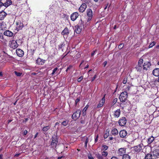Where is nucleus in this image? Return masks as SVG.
Instances as JSON below:
<instances>
[{"instance_id": "nucleus-1", "label": "nucleus", "mask_w": 159, "mask_h": 159, "mask_svg": "<svg viewBox=\"0 0 159 159\" xmlns=\"http://www.w3.org/2000/svg\"><path fill=\"white\" fill-rule=\"evenodd\" d=\"M128 93L126 91L122 92L120 94L119 98L120 101L121 102L120 105L123 106V108L124 107V102H125L128 97Z\"/></svg>"}, {"instance_id": "nucleus-2", "label": "nucleus", "mask_w": 159, "mask_h": 159, "mask_svg": "<svg viewBox=\"0 0 159 159\" xmlns=\"http://www.w3.org/2000/svg\"><path fill=\"white\" fill-rule=\"evenodd\" d=\"M143 62V60L140 58L138 62V64L135 67L136 69L138 71H141L143 69V66L142 64Z\"/></svg>"}, {"instance_id": "nucleus-3", "label": "nucleus", "mask_w": 159, "mask_h": 159, "mask_svg": "<svg viewBox=\"0 0 159 159\" xmlns=\"http://www.w3.org/2000/svg\"><path fill=\"white\" fill-rule=\"evenodd\" d=\"M81 113V111L80 110H78L73 113L72 116V118L74 120L78 119L80 117Z\"/></svg>"}, {"instance_id": "nucleus-4", "label": "nucleus", "mask_w": 159, "mask_h": 159, "mask_svg": "<svg viewBox=\"0 0 159 159\" xmlns=\"http://www.w3.org/2000/svg\"><path fill=\"white\" fill-rule=\"evenodd\" d=\"M126 149L124 148H119L117 152L118 156H123L124 155H126Z\"/></svg>"}, {"instance_id": "nucleus-5", "label": "nucleus", "mask_w": 159, "mask_h": 159, "mask_svg": "<svg viewBox=\"0 0 159 159\" xmlns=\"http://www.w3.org/2000/svg\"><path fill=\"white\" fill-rule=\"evenodd\" d=\"M151 66V64L149 61L145 62L143 65V70L147 71L149 68Z\"/></svg>"}, {"instance_id": "nucleus-6", "label": "nucleus", "mask_w": 159, "mask_h": 159, "mask_svg": "<svg viewBox=\"0 0 159 159\" xmlns=\"http://www.w3.org/2000/svg\"><path fill=\"white\" fill-rule=\"evenodd\" d=\"M87 14L88 17L87 21L88 22L91 20L93 16V12L92 10L90 9H88L87 11Z\"/></svg>"}, {"instance_id": "nucleus-7", "label": "nucleus", "mask_w": 159, "mask_h": 159, "mask_svg": "<svg viewBox=\"0 0 159 159\" xmlns=\"http://www.w3.org/2000/svg\"><path fill=\"white\" fill-rule=\"evenodd\" d=\"M126 123V119L125 117H122L118 121L119 125L121 126H124Z\"/></svg>"}, {"instance_id": "nucleus-8", "label": "nucleus", "mask_w": 159, "mask_h": 159, "mask_svg": "<svg viewBox=\"0 0 159 159\" xmlns=\"http://www.w3.org/2000/svg\"><path fill=\"white\" fill-rule=\"evenodd\" d=\"M143 144H139L138 145L136 146L133 147V150L137 152H139L142 149Z\"/></svg>"}, {"instance_id": "nucleus-9", "label": "nucleus", "mask_w": 159, "mask_h": 159, "mask_svg": "<svg viewBox=\"0 0 159 159\" xmlns=\"http://www.w3.org/2000/svg\"><path fill=\"white\" fill-rule=\"evenodd\" d=\"M79 16L78 13L77 12H75L73 13L70 16V18L71 20L75 21L78 17Z\"/></svg>"}, {"instance_id": "nucleus-10", "label": "nucleus", "mask_w": 159, "mask_h": 159, "mask_svg": "<svg viewBox=\"0 0 159 159\" xmlns=\"http://www.w3.org/2000/svg\"><path fill=\"white\" fill-rule=\"evenodd\" d=\"M18 46V45L16 41L14 40H12L11 42L10 45V47L14 49L16 48Z\"/></svg>"}, {"instance_id": "nucleus-11", "label": "nucleus", "mask_w": 159, "mask_h": 159, "mask_svg": "<svg viewBox=\"0 0 159 159\" xmlns=\"http://www.w3.org/2000/svg\"><path fill=\"white\" fill-rule=\"evenodd\" d=\"M16 30L17 31L21 30L23 27V24L20 21H18L16 22Z\"/></svg>"}, {"instance_id": "nucleus-12", "label": "nucleus", "mask_w": 159, "mask_h": 159, "mask_svg": "<svg viewBox=\"0 0 159 159\" xmlns=\"http://www.w3.org/2000/svg\"><path fill=\"white\" fill-rule=\"evenodd\" d=\"M57 143V141L56 137H52V142L51 145L52 147L55 148L56 147Z\"/></svg>"}, {"instance_id": "nucleus-13", "label": "nucleus", "mask_w": 159, "mask_h": 159, "mask_svg": "<svg viewBox=\"0 0 159 159\" xmlns=\"http://www.w3.org/2000/svg\"><path fill=\"white\" fill-rule=\"evenodd\" d=\"M87 7L86 4L84 3H83L79 8V11L80 12H83L85 10Z\"/></svg>"}, {"instance_id": "nucleus-14", "label": "nucleus", "mask_w": 159, "mask_h": 159, "mask_svg": "<svg viewBox=\"0 0 159 159\" xmlns=\"http://www.w3.org/2000/svg\"><path fill=\"white\" fill-rule=\"evenodd\" d=\"M16 53L17 55L19 57L23 56L24 54V52L20 49H17L16 51Z\"/></svg>"}, {"instance_id": "nucleus-15", "label": "nucleus", "mask_w": 159, "mask_h": 159, "mask_svg": "<svg viewBox=\"0 0 159 159\" xmlns=\"http://www.w3.org/2000/svg\"><path fill=\"white\" fill-rule=\"evenodd\" d=\"M119 134L120 137L123 138L126 136L127 133L125 130H122L120 132Z\"/></svg>"}, {"instance_id": "nucleus-16", "label": "nucleus", "mask_w": 159, "mask_h": 159, "mask_svg": "<svg viewBox=\"0 0 159 159\" xmlns=\"http://www.w3.org/2000/svg\"><path fill=\"white\" fill-rule=\"evenodd\" d=\"M4 34L9 37H11L13 36V33L9 30H7L4 33Z\"/></svg>"}, {"instance_id": "nucleus-17", "label": "nucleus", "mask_w": 159, "mask_h": 159, "mask_svg": "<svg viewBox=\"0 0 159 159\" xmlns=\"http://www.w3.org/2000/svg\"><path fill=\"white\" fill-rule=\"evenodd\" d=\"M7 15V13L3 11L0 12V20H3Z\"/></svg>"}, {"instance_id": "nucleus-18", "label": "nucleus", "mask_w": 159, "mask_h": 159, "mask_svg": "<svg viewBox=\"0 0 159 159\" xmlns=\"http://www.w3.org/2000/svg\"><path fill=\"white\" fill-rule=\"evenodd\" d=\"M105 101V96L102 98V99L99 102V103L97 106L98 108H99L102 107Z\"/></svg>"}, {"instance_id": "nucleus-19", "label": "nucleus", "mask_w": 159, "mask_h": 159, "mask_svg": "<svg viewBox=\"0 0 159 159\" xmlns=\"http://www.w3.org/2000/svg\"><path fill=\"white\" fill-rule=\"evenodd\" d=\"M45 60L40 58H38L36 60L37 63L39 65H43L45 61Z\"/></svg>"}, {"instance_id": "nucleus-20", "label": "nucleus", "mask_w": 159, "mask_h": 159, "mask_svg": "<svg viewBox=\"0 0 159 159\" xmlns=\"http://www.w3.org/2000/svg\"><path fill=\"white\" fill-rule=\"evenodd\" d=\"M12 3V2L11 0H7L6 2L3 3L4 6L6 7H7Z\"/></svg>"}, {"instance_id": "nucleus-21", "label": "nucleus", "mask_w": 159, "mask_h": 159, "mask_svg": "<svg viewBox=\"0 0 159 159\" xmlns=\"http://www.w3.org/2000/svg\"><path fill=\"white\" fill-rule=\"evenodd\" d=\"M152 74L156 76H159V69L156 68L154 69L153 71Z\"/></svg>"}, {"instance_id": "nucleus-22", "label": "nucleus", "mask_w": 159, "mask_h": 159, "mask_svg": "<svg viewBox=\"0 0 159 159\" xmlns=\"http://www.w3.org/2000/svg\"><path fill=\"white\" fill-rule=\"evenodd\" d=\"M120 114V111L118 109L114 111V116L115 117L118 118Z\"/></svg>"}, {"instance_id": "nucleus-23", "label": "nucleus", "mask_w": 159, "mask_h": 159, "mask_svg": "<svg viewBox=\"0 0 159 159\" xmlns=\"http://www.w3.org/2000/svg\"><path fill=\"white\" fill-rule=\"evenodd\" d=\"M153 156L155 157H157L159 156V150L158 149H155L153 152Z\"/></svg>"}, {"instance_id": "nucleus-24", "label": "nucleus", "mask_w": 159, "mask_h": 159, "mask_svg": "<svg viewBox=\"0 0 159 159\" xmlns=\"http://www.w3.org/2000/svg\"><path fill=\"white\" fill-rule=\"evenodd\" d=\"M6 24L3 21L0 23V28L2 30H5L6 28Z\"/></svg>"}, {"instance_id": "nucleus-25", "label": "nucleus", "mask_w": 159, "mask_h": 159, "mask_svg": "<svg viewBox=\"0 0 159 159\" xmlns=\"http://www.w3.org/2000/svg\"><path fill=\"white\" fill-rule=\"evenodd\" d=\"M154 140V138L152 136L148 139L147 142L148 144H150Z\"/></svg>"}, {"instance_id": "nucleus-26", "label": "nucleus", "mask_w": 159, "mask_h": 159, "mask_svg": "<svg viewBox=\"0 0 159 159\" xmlns=\"http://www.w3.org/2000/svg\"><path fill=\"white\" fill-rule=\"evenodd\" d=\"M111 133L112 135L115 136L118 134V132L116 129L113 128L111 131Z\"/></svg>"}, {"instance_id": "nucleus-27", "label": "nucleus", "mask_w": 159, "mask_h": 159, "mask_svg": "<svg viewBox=\"0 0 159 159\" xmlns=\"http://www.w3.org/2000/svg\"><path fill=\"white\" fill-rule=\"evenodd\" d=\"M69 32L67 28H66L62 32L61 34L63 35H67L69 34Z\"/></svg>"}, {"instance_id": "nucleus-28", "label": "nucleus", "mask_w": 159, "mask_h": 159, "mask_svg": "<svg viewBox=\"0 0 159 159\" xmlns=\"http://www.w3.org/2000/svg\"><path fill=\"white\" fill-rule=\"evenodd\" d=\"M89 107V105H87L83 110V116H84L86 115V111Z\"/></svg>"}, {"instance_id": "nucleus-29", "label": "nucleus", "mask_w": 159, "mask_h": 159, "mask_svg": "<svg viewBox=\"0 0 159 159\" xmlns=\"http://www.w3.org/2000/svg\"><path fill=\"white\" fill-rule=\"evenodd\" d=\"M152 154L148 153L145 156L144 159H152Z\"/></svg>"}, {"instance_id": "nucleus-30", "label": "nucleus", "mask_w": 159, "mask_h": 159, "mask_svg": "<svg viewBox=\"0 0 159 159\" xmlns=\"http://www.w3.org/2000/svg\"><path fill=\"white\" fill-rule=\"evenodd\" d=\"M82 28L79 26H77L75 30V32L77 34H79L81 31Z\"/></svg>"}, {"instance_id": "nucleus-31", "label": "nucleus", "mask_w": 159, "mask_h": 159, "mask_svg": "<svg viewBox=\"0 0 159 159\" xmlns=\"http://www.w3.org/2000/svg\"><path fill=\"white\" fill-rule=\"evenodd\" d=\"M50 128V127L49 126H45L43 128V131L46 132Z\"/></svg>"}, {"instance_id": "nucleus-32", "label": "nucleus", "mask_w": 159, "mask_h": 159, "mask_svg": "<svg viewBox=\"0 0 159 159\" xmlns=\"http://www.w3.org/2000/svg\"><path fill=\"white\" fill-rule=\"evenodd\" d=\"M122 159H130V157L128 154H126L122 157Z\"/></svg>"}, {"instance_id": "nucleus-33", "label": "nucleus", "mask_w": 159, "mask_h": 159, "mask_svg": "<svg viewBox=\"0 0 159 159\" xmlns=\"http://www.w3.org/2000/svg\"><path fill=\"white\" fill-rule=\"evenodd\" d=\"M96 156L98 159H104L102 155L99 154L98 153L96 154Z\"/></svg>"}, {"instance_id": "nucleus-34", "label": "nucleus", "mask_w": 159, "mask_h": 159, "mask_svg": "<svg viewBox=\"0 0 159 159\" xmlns=\"http://www.w3.org/2000/svg\"><path fill=\"white\" fill-rule=\"evenodd\" d=\"M156 44V43L154 41L152 42V43H150V45L149 46V48H152L153 46H154Z\"/></svg>"}, {"instance_id": "nucleus-35", "label": "nucleus", "mask_w": 159, "mask_h": 159, "mask_svg": "<svg viewBox=\"0 0 159 159\" xmlns=\"http://www.w3.org/2000/svg\"><path fill=\"white\" fill-rule=\"evenodd\" d=\"M68 123V121L67 120H65L64 121H63L61 123V124L64 126H66L67 125Z\"/></svg>"}, {"instance_id": "nucleus-36", "label": "nucleus", "mask_w": 159, "mask_h": 159, "mask_svg": "<svg viewBox=\"0 0 159 159\" xmlns=\"http://www.w3.org/2000/svg\"><path fill=\"white\" fill-rule=\"evenodd\" d=\"M14 73L15 75L18 76H20L22 74L21 73L17 72L16 71H15Z\"/></svg>"}, {"instance_id": "nucleus-37", "label": "nucleus", "mask_w": 159, "mask_h": 159, "mask_svg": "<svg viewBox=\"0 0 159 159\" xmlns=\"http://www.w3.org/2000/svg\"><path fill=\"white\" fill-rule=\"evenodd\" d=\"M102 156L104 157H106L108 154V153L107 152L103 151L102 152Z\"/></svg>"}, {"instance_id": "nucleus-38", "label": "nucleus", "mask_w": 159, "mask_h": 159, "mask_svg": "<svg viewBox=\"0 0 159 159\" xmlns=\"http://www.w3.org/2000/svg\"><path fill=\"white\" fill-rule=\"evenodd\" d=\"M124 46V44L122 43L120 44L119 45V46H118V48L119 49H121L123 48Z\"/></svg>"}, {"instance_id": "nucleus-39", "label": "nucleus", "mask_w": 159, "mask_h": 159, "mask_svg": "<svg viewBox=\"0 0 159 159\" xmlns=\"http://www.w3.org/2000/svg\"><path fill=\"white\" fill-rule=\"evenodd\" d=\"M102 149L103 150H106L108 149V147L107 145H103L102 146Z\"/></svg>"}, {"instance_id": "nucleus-40", "label": "nucleus", "mask_w": 159, "mask_h": 159, "mask_svg": "<svg viewBox=\"0 0 159 159\" xmlns=\"http://www.w3.org/2000/svg\"><path fill=\"white\" fill-rule=\"evenodd\" d=\"M127 78L126 77H125L124 79L123 80V84H125L126 83L127 81Z\"/></svg>"}, {"instance_id": "nucleus-41", "label": "nucleus", "mask_w": 159, "mask_h": 159, "mask_svg": "<svg viewBox=\"0 0 159 159\" xmlns=\"http://www.w3.org/2000/svg\"><path fill=\"white\" fill-rule=\"evenodd\" d=\"M57 70V67H56L55 68H54L53 69V71H52V75L54 74V73H55V72Z\"/></svg>"}, {"instance_id": "nucleus-42", "label": "nucleus", "mask_w": 159, "mask_h": 159, "mask_svg": "<svg viewBox=\"0 0 159 159\" xmlns=\"http://www.w3.org/2000/svg\"><path fill=\"white\" fill-rule=\"evenodd\" d=\"M117 98H115L113 101L112 103L113 105L115 104L117 102Z\"/></svg>"}, {"instance_id": "nucleus-43", "label": "nucleus", "mask_w": 159, "mask_h": 159, "mask_svg": "<svg viewBox=\"0 0 159 159\" xmlns=\"http://www.w3.org/2000/svg\"><path fill=\"white\" fill-rule=\"evenodd\" d=\"M83 79V76H81L79 77L78 79V81L79 82H80Z\"/></svg>"}, {"instance_id": "nucleus-44", "label": "nucleus", "mask_w": 159, "mask_h": 159, "mask_svg": "<svg viewBox=\"0 0 159 159\" xmlns=\"http://www.w3.org/2000/svg\"><path fill=\"white\" fill-rule=\"evenodd\" d=\"M89 159H93V157L91 154H89L88 156Z\"/></svg>"}, {"instance_id": "nucleus-45", "label": "nucleus", "mask_w": 159, "mask_h": 159, "mask_svg": "<svg viewBox=\"0 0 159 159\" xmlns=\"http://www.w3.org/2000/svg\"><path fill=\"white\" fill-rule=\"evenodd\" d=\"M64 46L63 44L61 43L59 45V49H61Z\"/></svg>"}, {"instance_id": "nucleus-46", "label": "nucleus", "mask_w": 159, "mask_h": 159, "mask_svg": "<svg viewBox=\"0 0 159 159\" xmlns=\"http://www.w3.org/2000/svg\"><path fill=\"white\" fill-rule=\"evenodd\" d=\"M80 98H77L76 99V100H75V104H77V103L80 101Z\"/></svg>"}, {"instance_id": "nucleus-47", "label": "nucleus", "mask_w": 159, "mask_h": 159, "mask_svg": "<svg viewBox=\"0 0 159 159\" xmlns=\"http://www.w3.org/2000/svg\"><path fill=\"white\" fill-rule=\"evenodd\" d=\"M88 138H87L86 139L85 141V145L86 146H87V144L88 142Z\"/></svg>"}, {"instance_id": "nucleus-48", "label": "nucleus", "mask_w": 159, "mask_h": 159, "mask_svg": "<svg viewBox=\"0 0 159 159\" xmlns=\"http://www.w3.org/2000/svg\"><path fill=\"white\" fill-rule=\"evenodd\" d=\"M3 39V35L2 34L0 33V40Z\"/></svg>"}, {"instance_id": "nucleus-49", "label": "nucleus", "mask_w": 159, "mask_h": 159, "mask_svg": "<svg viewBox=\"0 0 159 159\" xmlns=\"http://www.w3.org/2000/svg\"><path fill=\"white\" fill-rule=\"evenodd\" d=\"M1 1H2V0H0V8L1 7H2V6H4L3 3L1 2Z\"/></svg>"}, {"instance_id": "nucleus-50", "label": "nucleus", "mask_w": 159, "mask_h": 159, "mask_svg": "<svg viewBox=\"0 0 159 159\" xmlns=\"http://www.w3.org/2000/svg\"><path fill=\"white\" fill-rule=\"evenodd\" d=\"M28 133V131L26 130H25L23 132V134L24 135H26Z\"/></svg>"}, {"instance_id": "nucleus-51", "label": "nucleus", "mask_w": 159, "mask_h": 159, "mask_svg": "<svg viewBox=\"0 0 159 159\" xmlns=\"http://www.w3.org/2000/svg\"><path fill=\"white\" fill-rule=\"evenodd\" d=\"M107 63V61H105L103 63V65L104 66V67H105L106 66Z\"/></svg>"}, {"instance_id": "nucleus-52", "label": "nucleus", "mask_w": 159, "mask_h": 159, "mask_svg": "<svg viewBox=\"0 0 159 159\" xmlns=\"http://www.w3.org/2000/svg\"><path fill=\"white\" fill-rule=\"evenodd\" d=\"M98 135L95 138V142H96L98 141Z\"/></svg>"}, {"instance_id": "nucleus-53", "label": "nucleus", "mask_w": 159, "mask_h": 159, "mask_svg": "<svg viewBox=\"0 0 159 159\" xmlns=\"http://www.w3.org/2000/svg\"><path fill=\"white\" fill-rule=\"evenodd\" d=\"M96 75H95L93 77L92 79V81H93L95 79H96Z\"/></svg>"}, {"instance_id": "nucleus-54", "label": "nucleus", "mask_w": 159, "mask_h": 159, "mask_svg": "<svg viewBox=\"0 0 159 159\" xmlns=\"http://www.w3.org/2000/svg\"><path fill=\"white\" fill-rule=\"evenodd\" d=\"M130 89V87L129 86H128L125 89V90L126 91H128Z\"/></svg>"}, {"instance_id": "nucleus-55", "label": "nucleus", "mask_w": 159, "mask_h": 159, "mask_svg": "<svg viewBox=\"0 0 159 159\" xmlns=\"http://www.w3.org/2000/svg\"><path fill=\"white\" fill-rule=\"evenodd\" d=\"M20 155V153L16 154L14 156L16 157H18Z\"/></svg>"}, {"instance_id": "nucleus-56", "label": "nucleus", "mask_w": 159, "mask_h": 159, "mask_svg": "<svg viewBox=\"0 0 159 159\" xmlns=\"http://www.w3.org/2000/svg\"><path fill=\"white\" fill-rule=\"evenodd\" d=\"M111 159H118V158L116 157H113L111 158Z\"/></svg>"}, {"instance_id": "nucleus-57", "label": "nucleus", "mask_w": 159, "mask_h": 159, "mask_svg": "<svg viewBox=\"0 0 159 159\" xmlns=\"http://www.w3.org/2000/svg\"><path fill=\"white\" fill-rule=\"evenodd\" d=\"M72 67V66H69L68 67H67V70H70V68Z\"/></svg>"}, {"instance_id": "nucleus-58", "label": "nucleus", "mask_w": 159, "mask_h": 159, "mask_svg": "<svg viewBox=\"0 0 159 159\" xmlns=\"http://www.w3.org/2000/svg\"><path fill=\"white\" fill-rule=\"evenodd\" d=\"M95 52V51H93L92 52V53H91V56H93L94 55Z\"/></svg>"}, {"instance_id": "nucleus-59", "label": "nucleus", "mask_w": 159, "mask_h": 159, "mask_svg": "<svg viewBox=\"0 0 159 159\" xmlns=\"http://www.w3.org/2000/svg\"><path fill=\"white\" fill-rule=\"evenodd\" d=\"M38 134V133H37L36 134H35L34 137V139H35V138H36L37 137Z\"/></svg>"}, {"instance_id": "nucleus-60", "label": "nucleus", "mask_w": 159, "mask_h": 159, "mask_svg": "<svg viewBox=\"0 0 159 159\" xmlns=\"http://www.w3.org/2000/svg\"><path fill=\"white\" fill-rule=\"evenodd\" d=\"M80 122L82 124H84L85 123V121L84 120H81Z\"/></svg>"}, {"instance_id": "nucleus-61", "label": "nucleus", "mask_w": 159, "mask_h": 159, "mask_svg": "<svg viewBox=\"0 0 159 159\" xmlns=\"http://www.w3.org/2000/svg\"><path fill=\"white\" fill-rule=\"evenodd\" d=\"M0 159H2V155H0Z\"/></svg>"}, {"instance_id": "nucleus-62", "label": "nucleus", "mask_w": 159, "mask_h": 159, "mask_svg": "<svg viewBox=\"0 0 159 159\" xmlns=\"http://www.w3.org/2000/svg\"><path fill=\"white\" fill-rule=\"evenodd\" d=\"M0 76H2V72H0Z\"/></svg>"}, {"instance_id": "nucleus-63", "label": "nucleus", "mask_w": 159, "mask_h": 159, "mask_svg": "<svg viewBox=\"0 0 159 159\" xmlns=\"http://www.w3.org/2000/svg\"><path fill=\"white\" fill-rule=\"evenodd\" d=\"M109 138L110 140H112L113 139V138L112 137H110Z\"/></svg>"}, {"instance_id": "nucleus-64", "label": "nucleus", "mask_w": 159, "mask_h": 159, "mask_svg": "<svg viewBox=\"0 0 159 159\" xmlns=\"http://www.w3.org/2000/svg\"><path fill=\"white\" fill-rule=\"evenodd\" d=\"M59 123L58 122H56L55 124V126L58 125Z\"/></svg>"}]
</instances>
